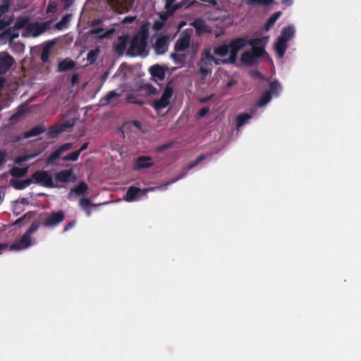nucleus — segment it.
I'll return each mask as SVG.
<instances>
[{"instance_id":"f257e3e1","label":"nucleus","mask_w":361,"mask_h":361,"mask_svg":"<svg viewBox=\"0 0 361 361\" xmlns=\"http://www.w3.org/2000/svg\"><path fill=\"white\" fill-rule=\"evenodd\" d=\"M247 44V39L238 38L232 40L228 44H224L214 49V53L219 56H228L227 59H220L221 64L235 63L238 54L243 50Z\"/></svg>"},{"instance_id":"f03ea898","label":"nucleus","mask_w":361,"mask_h":361,"mask_svg":"<svg viewBox=\"0 0 361 361\" xmlns=\"http://www.w3.org/2000/svg\"><path fill=\"white\" fill-rule=\"evenodd\" d=\"M268 39L267 38L264 39H247V44L245 48L249 47L250 49L243 51L240 56V62L245 66L255 64L257 59L264 53L262 44L266 43Z\"/></svg>"},{"instance_id":"7ed1b4c3","label":"nucleus","mask_w":361,"mask_h":361,"mask_svg":"<svg viewBox=\"0 0 361 361\" xmlns=\"http://www.w3.org/2000/svg\"><path fill=\"white\" fill-rule=\"evenodd\" d=\"M146 35L139 33L136 35L130 42L127 50V55L130 56L145 57L147 55Z\"/></svg>"},{"instance_id":"20e7f679","label":"nucleus","mask_w":361,"mask_h":361,"mask_svg":"<svg viewBox=\"0 0 361 361\" xmlns=\"http://www.w3.org/2000/svg\"><path fill=\"white\" fill-rule=\"evenodd\" d=\"M213 63L220 65L221 61L212 54L210 49H205L198 63L200 73L204 76L210 75L213 68Z\"/></svg>"},{"instance_id":"39448f33","label":"nucleus","mask_w":361,"mask_h":361,"mask_svg":"<svg viewBox=\"0 0 361 361\" xmlns=\"http://www.w3.org/2000/svg\"><path fill=\"white\" fill-rule=\"evenodd\" d=\"M294 34L295 28L292 25H289L283 29L275 44L276 51L280 58L283 56L287 48V42L293 38Z\"/></svg>"},{"instance_id":"423d86ee","label":"nucleus","mask_w":361,"mask_h":361,"mask_svg":"<svg viewBox=\"0 0 361 361\" xmlns=\"http://www.w3.org/2000/svg\"><path fill=\"white\" fill-rule=\"evenodd\" d=\"M190 35L187 33L183 32L180 35L175 44V53L171 54L175 61H182L184 54H181V52L185 51L188 49L190 44Z\"/></svg>"},{"instance_id":"0eeeda50","label":"nucleus","mask_w":361,"mask_h":361,"mask_svg":"<svg viewBox=\"0 0 361 361\" xmlns=\"http://www.w3.org/2000/svg\"><path fill=\"white\" fill-rule=\"evenodd\" d=\"M49 28L47 23H36L26 26L22 35L26 37H35L44 33Z\"/></svg>"},{"instance_id":"6e6552de","label":"nucleus","mask_w":361,"mask_h":361,"mask_svg":"<svg viewBox=\"0 0 361 361\" xmlns=\"http://www.w3.org/2000/svg\"><path fill=\"white\" fill-rule=\"evenodd\" d=\"M173 90L171 87L167 86L164 90L161 97L154 103V107L157 110L166 108L171 104Z\"/></svg>"},{"instance_id":"1a4fd4ad","label":"nucleus","mask_w":361,"mask_h":361,"mask_svg":"<svg viewBox=\"0 0 361 361\" xmlns=\"http://www.w3.org/2000/svg\"><path fill=\"white\" fill-rule=\"evenodd\" d=\"M32 183L46 187H54L51 176L44 171H37L32 175Z\"/></svg>"},{"instance_id":"9d476101","label":"nucleus","mask_w":361,"mask_h":361,"mask_svg":"<svg viewBox=\"0 0 361 361\" xmlns=\"http://www.w3.org/2000/svg\"><path fill=\"white\" fill-rule=\"evenodd\" d=\"M110 6L118 13L128 11L135 0H108Z\"/></svg>"},{"instance_id":"9b49d317","label":"nucleus","mask_w":361,"mask_h":361,"mask_svg":"<svg viewBox=\"0 0 361 361\" xmlns=\"http://www.w3.org/2000/svg\"><path fill=\"white\" fill-rule=\"evenodd\" d=\"M14 62L12 56L6 52L0 53V75L6 73Z\"/></svg>"},{"instance_id":"f8f14e48","label":"nucleus","mask_w":361,"mask_h":361,"mask_svg":"<svg viewBox=\"0 0 361 361\" xmlns=\"http://www.w3.org/2000/svg\"><path fill=\"white\" fill-rule=\"evenodd\" d=\"M30 243L31 237L25 233L19 241L16 242L10 247V249L11 250H22L28 247Z\"/></svg>"},{"instance_id":"ddd939ff","label":"nucleus","mask_w":361,"mask_h":361,"mask_svg":"<svg viewBox=\"0 0 361 361\" xmlns=\"http://www.w3.org/2000/svg\"><path fill=\"white\" fill-rule=\"evenodd\" d=\"M63 214L61 212L51 214L44 221V226H55L63 220Z\"/></svg>"},{"instance_id":"4468645a","label":"nucleus","mask_w":361,"mask_h":361,"mask_svg":"<svg viewBox=\"0 0 361 361\" xmlns=\"http://www.w3.org/2000/svg\"><path fill=\"white\" fill-rule=\"evenodd\" d=\"M128 47H129L128 37H120L115 44V51L118 54L123 55L124 53L127 54Z\"/></svg>"},{"instance_id":"2eb2a0df","label":"nucleus","mask_w":361,"mask_h":361,"mask_svg":"<svg viewBox=\"0 0 361 361\" xmlns=\"http://www.w3.org/2000/svg\"><path fill=\"white\" fill-rule=\"evenodd\" d=\"M114 32L115 29L114 27L108 29L97 28L91 30L90 33L94 35L99 39H104L109 37Z\"/></svg>"},{"instance_id":"dca6fc26","label":"nucleus","mask_w":361,"mask_h":361,"mask_svg":"<svg viewBox=\"0 0 361 361\" xmlns=\"http://www.w3.org/2000/svg\"><path fill=\"white\" fill-rule=\"evenodd\" d=\"M54 178L58 182L66 183L73 180L72 170H64L54 175Z\"/></svg>"},{"instance_id":"f3484780","label":"nucleus","mask_w":361,"mask_h":361,"mask_svg":"<svg viewBox=\"0 0 361 361\" xmlns=\"http://www.w3.org/2000/svg\"><path fill=\"white\" fill-rule=\"evenodd\" d=\"M168 49L167 39L165 38H159L154 44V50L157 54H163Z\"/></svg>"},{"instance_id":"a211bd4d","label":"nucleus","mask_w":361,"mask_h":361,"mask_svg":"<svg viewBox=\"0 0 361 361\" xmlns=\"http://www.w3.org/2000/svg\"><path fill=\"white\" fill-rule=\"evenodd\" d=\"M141 189L135 187H130L128 191L126 192L124 200L126 202H131L135 200L136 197L139 195Z\"/></svg>"},{"instance_id":"6ab92c4d","label":"nucleus","mask_w":361,"mask_h":361,"mask_svg":"<svg viewBox=\"0 0 361 361\" xmlns=\"http://www.w3.org/2000/svg\"><path fill=\"white\" fill-rule=\"evenodd\" d=\"M152 159L149 157H141L136 161V169H146L152 166Z\"/></svg>"},{"instance_id":"aec40b11","label":"nucleus","mask_w":361,"mask_h":361,"mask_svg":"<svg viewBox=\"0 0 361 361\" xmlns=\"http://www.w3.org/2000/svg\"><path fill=\"white\" fill-rule=\"evenodd\" d=\"M119 96L120 94L114 91L110 92L107 95L101 99V105H106L114 103Z\"/></svg>"},{"instance_id":"412c9836","label":"nucleus","mask_w":361,"mask_h":361,"mask_svg":"<svg viewBox=\"0 0 361 361\" xmlns=\"http://www.w3.org/2000/svg\"><path fill=\"white\" fill-rule=\"evenodd\" d=\"M32 183V179H25L23 180H11V185L16 189L22 190L28 187Z\"/></svg>"},{"instance_id":"4be33fe9","label":"nucleus","mask_w":361,"mask_h":361,"mask_svg":"<svg viewBox=\"0 0 361 361\" xmlns=\"http://www.w3.org/2000/svg\"><path fill=\"white\" fill-rule=\"evenodd\" d=\"M150 73L152 76L156 77L161 80L165 77L164 70L159 65L152 66L150 68Z\"/></svg>"},{"instance_id":"5701e85b","label":"nucleus","mask_w":361,"mask_h":361,"mask_svg":"<svg viewBox=\"0 0 361 361\" xmlns=\"http://www.w3.org/2000/svg\"><path fill=\"white\" fill-rule=\"evenodd\" d=\"M75 66V63L68 59H66L62 61H60L58 66L59 71H66L73 68Z\"/></svg>"},{"instance_id":"b1692460","label":"nucleus","mask_w":361,"mask_h":361,"mask_svg":"<svg viewBox=\"0 0 361 361\" xmlns=\"http://www.w3.org/2000/svg\"><path fill=\"white\" fill-rule=\"evenodd\" d=\"M54 44L53 42H48L46 44H44L43 47V49L41 54V59L44 62H47L49 59V50L52 47Z\"/></svg>"},{"instance_id":"393cba45","label":"nucleus","mask_w":361,"mask_h":361,"mask_svg":"<svg viewBox=\"0 0 361 361\" xmlns=\"http://www.w3.org/2000/svg\"><path fill=\"white\" fill-rule=\"evenodd\" d=\"M72 15L67 14L64 16L61 20L56 24V28L58 30H63L66 27V25L69 23L71 20Z\"/></svg>"},{"instance_id":"a878e982","label":"nucleus","mask_w":361,"mask_h":361,"mask_svg":"<svg viewBox=\"0 0 361 361\" xmlns=\"http://www.w3.org/2000/svg\"><path fill=\"white\" fill-rule=\"evenodd\" d=\"M140 128V123L137 121H134L132 123H126L123 126V133H127L128 130L133 131L134 129H139Z\"/></svg>"},{"instance_id":"bb28decb","label":"nucleus","mask_w":361,"mask_h":361,"mask_svg":"<svg viewBox=\"0 0 361 361\" xmlns=\"http://www.w3.org/2000/svg\"><path fill=\"white\" fill-rule=\"evenodd\" d=\"M281 12H276L274 13L268 20L266 25L265 29L267 30H269V28L274 24V23L276 21V20L280 17Z\"/></svg>"},{"instance_id":"cd10ccee","label":"nucleus","mask_w":361,"mask_h":361,"mask_svg":"<svg viewBox=\"0 0 361 361\" xmlns=\"http://www.w3.org/2000/svg\"><path fill=\"white\" fill-rule=\"evenodd\" d=\"M250 118L251 116L247 114L239 115L237 118L238 128L243 126Z\"/></svg>"},{"instance_id":"c85d7f7f","label":"nucleus","mask_w":361,"mask_h":361,"mask_svg":"<svg viewBox=\"0 0 361 361\" xmlns=\"http://www.w3.org/2000/svg\"><path fill=\"white\" fill-rule=\"evenodd\" d=\"M271 99V94L269 91L265 92L258 101V105L263 106Z\"/></svg>"},{"instance_id":"c756f323","label":"nucleus","mask_w":361,"mask_h":361,"mask_svg":"<svg viewBox=\"0 0 361 361\" xmlns=\"http://www.w3.org/2000/svg\"><path fill=\"white\" fill-rule=\"evenodd\" d=\"M74 125V122L73 121H68L63 124L59 126L56 128V131L57 133L63 132L68 130L69 128H72V126Z\"/></svg>"},{"instance_id":"7c9ffc66","label":"nucleus","mask_w":361,"mask_h":361,"mask_svg":"<svg viewBox=\"0 0 361 361\" xmlns=\"http://www.w3.org/2000/svg\"><path fill=\"white\" fill-rule=\"evenodd\" d=\"M9 8V0H3L1 4L0 5V18H1L4 14H6L8 11Z\"/></svg>"},{"instance_id":"2f4dec72","label":"nucleus","mask_w":361,"mask_h":361,"mask_svg":"<svg viewBox=\"0 0 361 361\" xmlns=\"http://www.w3.org/2000/svg\"><path fill=\"white\" fill-rule=\"evenodd\" d=\"M270 90L274 94L278 95L279 93L281 91V86L277 81L271 82L269 84Z\"/></svg>"},{"instance_id":"473e14b6","label":"nucleus","mask_w":361,"mask_h":361,"mask_svg":"<svg viewBox=\"0 0 361 361\" xmlns=\"http://www.w3.org/2000/svg\"><path fill=\"white\" fill-rule=\"evenodd\" d=\"M27 172V169L13 168L11 171V174L15 177H21L25 176Z\"/></svg>"},{"instance_id":"72a5a7b5","label":"nucleus","mask_w":361,"mask_h":361,"mask_svg":"<svg viewBox=\"0 0 361 361\" xmlns=\"http://www.w3.org/2000/svg\"><path fill=\"white\" fill-rule=\"evenodd\" d=\"M166 1V8L169 10H175L179 7V1L180 0H165Z\"/></svg>"},{"instance_id":"f704fd0d","label":"nucleus","mask_w":361,"mask_h":361,"mask_svg":"<svg viewBox=\"0 0 361 361\" xmlns=\"http://www.w3.org/2000/svg\"><path fill=\"white\" fill-rule=\"evenodd\" d=\"M37 154H31L29 155H25V156L18 157L16 160V163L20 164H21L24 161H26L30 159H33V158L36 157L37 156Z\"/></svg>"},{"instance_id":"c9c22d12","label":"nucleus","mask_w":361,"mask_h":361,"mask_svg":"<svg viewBox=\"0 0 361 361\" xmlns=\"http://www.w3.org/2000/svg\"><path fill=\"white\" fill-rule=\"evenodd\" d=\"M80 156V152L75 151L63 157V161H76Z\"/></svg>"},{"instance_id":"e433bc0d","label":"nucleus","mask_w":361,"mask_h":361,"mask_svg":"<svg viewBox=\"0 0 361 361\" xmlns=\"http://www.w3.org/2000/svg\"><path fill=\"white\" fill-rule=\"evenodd\" d=\"M97 55H98V51L97 50H91L88 54H87V61L90 62V63H93L97 57Z\"/></svg>"},{"instance_id":"4c0bfd02","label":"nucleus","mask_w":361,"mask_h":361,"mask_svg":"<svg viewBox=\"0 0 361 361\" xmlns=\"http://www.w3.org/2000/svg\"><path fill=\"white\" fill-rule=\"evenodd\" d=\"M42 132L41 128L36 127L32 129L31 130L27 132L25 135V137H29L32 136H35L39 135Z\"/></svg>"},{"instance_id":"58836bf2","label":"nucleus","mask_w":361,"mask_h":361,"mask_svg":"<svg viewBox=\"0 0 361 361\" xmlns=\"http://www.w3.org/2000/svg\"><path fill=\"white\" fill-rule=\"evenodd\" d=\"M79 205L83 210H87L91 205L90 201L86 198H82L80 200Z\"/></svg>"},{"instance_id":"ea45409f","label":"nucleus","mask_w":361,"mask_h":361,"mask_svg":"<svg viewBox=\"0 0 361 361\" xmlns=\"http://www.w3.org/2000/svg\"><path fill=\"white\" fill-rule=\"evenodd\" d=\"M27 22V20L25 18L18 19L17 21L15 23L14 27L16 29H21V28H23V27H25L26 25Z\"/></svg>"},{"instance_id":"a19ab883","label":"nucleus","mask_w":361,"mask_h":361,"mask_svg":"<svg viewBox=\"0 0 361 361\" xmlns=\"http://www.w3.org/2000/svg\"><path fill=\"white\" fill-rule=\"evenodd\" d=\"M144 90L148 94H155L157 92V90L150 85H145L144 86Z\"/></svg>"},{"instance_id":"79ce46f5","label":"nucleus","mask_w":361,"mask_h":361,"mask_svg":"<svg viewBox=\"0 0 361 361\" xmlns=\"http://www.w3.org/2000/svg\"><path fill=\"white\" fill-rule=\"evenodd\" d=\"M87 185L84 183H81L77 188H75V192L77 194H82L87 190Z\"/></svg>"},{"instance_id":"37998d69","label":"nucleus","mask_w":361,"mask_h":361,"mask_svg":"<svg viewBox=\"0 0 361 361\" xmlns=\"http://www.w3.org/2000/svg\"><path fill=\"white\" fill-rule=\"evenodd\" d=\"M205 157L204 155L200 156L192 164H190L187 167V171L192 169L195 166H197L200 161L204 159Z\"/></svg>"},{"instance_id":"c03bdc74","label":"nucleus","mask_w":361,"mask_h":361,"mask_svg":"<svg viewBox=\"0 0 361 361\" xmlns=\"http://www.w3.org/2000/svg\"><path fill=\"white\" fill-rule=\"evenodd\" d=\"M61 154L60 150L58 149L54 152H53L48 158V161L51 162L54 160L56 159Z\"/></svg>"},{"instance_id":"a18cd8bd","label":"nucleus","mask_w":361,"mask_h":361,"mask_svg":"<svg viewBox=\"0 0 361 361\" xmlns=\"http://www.w3.org/2000/svg\"><path fill=\"white\" fill-rule=\"evenodd\" d=\"M73 148V145L70 142L66 143L63 145L61 147L59 148L61 153L63 154L64 152L70 150Z\"/></svg>"},{"instance_id":"49530a36","label":"nucleus","mask_w":361,"mask_h":361,"mask_svg":"<svg viewBox=\"0 0 361 361\" xmlns=\"http://www.w3.org/2000/svg\"><path fill=\"white\" fill-rule=\"evenodd\" d=\"M250 3L252 4H270L273 2V0H247Z\"/></svg>"},{"instance_id":"de8ad7c7","label":"nucleus","mask_w":361,"mask_h":361,"mask_svg":"<svg viewBox=\"0 0 361 361\" xmlns=\"http://www.w3.org/2000/svg\"><path fill=\"white\" fill-rule=\"evenodd\" d=\"M37 229L38 226L33 224L25 233L28 234L29 236H30L31 234L36 231Z\"/></svg>"},{"instance_id":"09e8293b","label":"nucleus","mask_w":361,"mask_h":361,"mask_svg":"<svg viewBox=\"0 0 361 361\" xmlns=\"http://www.w3.org/2000/svg\"><path fill=\"white\" fill-rule=\"evenodd\" d=\"M56 4L54 2H51L47 7V13L54 12L56 10Z\"/></svg>"},{"instance_id":"8fccbe9b","label":"nucleus","mask_w":361,"mask_h":361,"mask_svg":"<svg viewBox=\"0 0 361 361\" xmlns=\"http://www.w3.org/2000/svg\"><path fill=\"white\" fill-rule=\"evenodd\" d=\"M171 147L170 143L162 145L157 148V151L158 152H162L166 150V149L169 148Z\"/></svg>"},{"instance_id":"3c124183","label":"nucleus","mask_w":361,"mask_h":361,"mask_svg":"<svg viewBox=\"0 0 361 361\" xmlns=\"http://www.w3.org/2000/svg\"><path fill=\"white\" fill-rule=\"evenodd\" d=\"M194 26L197 27L198 30H202L203 27V23L200 20L195 21L194 23Z\"/></svg>"},{"instance_id":"603ef678","label":"nucleus","mask_w":361,"mask_h":361,"mask_svg":"<svg viewBox=\"0 0 361 361\" xmlns=\"http://www.w3.org/2000/svg\"><path fill=\"white\" fill-rule=\"evenodd\" d=\"M237 83V80L232 78L230 79V80L228 82L227 85H226V87H233V85H235V84Z\"/></svg>"},{"instance_id":"864d4df0","label":"nucleus","mask_w":361,"mask_h":361,"mask_svg":"<svg viewBox=\"0 0 361 361\" xmlns=\"http://www.w3.org/2000/svg\"><path fill=\"white\" fill-rule=\"evenodd\" d=\"M209 111V109L207 108H203L200 110L199 113L200 117H203L204 115H206Z\"/></svg>"},{"instance_id":"5fc2aeb1","label":"nucleus","mask_w":361,"mask_h":361,"mask_svg":"<svg viewBox=\"0 0 361 361\" xmlns=\"http://www.w3.org/2000/svg\"><path fill=\"white\" fill-rule=\"evenodd\" d=\"M63 2L65 3V8H68L69 6H71V4H73V2L75 1V0H62Z\"/></svg>"},{"instance_id":"6e6d98bb","label":"nucleus","mask_w":361,"mask_h":361,"mask_svg":"<svg viewBox=\"0 0 361 361\" xmlns=\"http://www.w3.org/2000/svg\"><path fill=\"white\" fill-rule=\"evenodd\" d=\"M135 17H126L123 20V23H131L135 20Z\"/></svg>"},{"instance_id":"4d7b16f0","label":"nucleus","mask_w":361,"mask_h":361,"mask_svg":"<svg viewBox=\"0 0 361 361\" xmlns=\"http://www.w3.org/2000/svg\"><path fill=\"white\" fill-rule=\"evenodd\" d=\"M5 161V153L0 152V166Z\"/></svg>"},{"instance_id":"13d9d810","label":"nucleus","mask_w":361,"mask_h":361,"mask_svg":"<svg viewBox=\"0 0 361 361\" xmlns=\"http://www.w3.org/2000/svg\"><path fill=\"white\" fill-rule=\"evenodd\" d=\"M162 27V23L159 22H156L154 24V28L156 30H160Z\"/></svg>"},{"instance_id":"bf43d9fd","label":"nucleus","mask_w":361,"mask_h":361,"mask_svg":"<svg viewBox=\"0 0 361 361\" xmlns=\"http://www.w3.org/2000/svg\"><path fill=\"white\" fill-rule=\"evenodd\" d=\"M293 0H281V2L283 4L288 6H290L293 4Z\"/></svg>"},{"instance_id":"052dcab7","label":"nucleus","mask_w":361,"mask_h":361,"mask_svg":"<svg viewBox=\"0 0 361 361\" xmlns=\"http://www.w3.org/2000/svg\"><path fill=\"white\" fill-rule=\"evenodd\" d=\"M156 188H149L144 190H141L140 192L142 194H146L147 192L153 191Z\"/></svg>"},{"instance_id":"680f3d73","label":"nucleus","mask_w":361,"mask_h":361,"mask_svg":"<svg viewBox=\"0 0 361 361\" xmlns=\"http://www.w3.org/2000/svg\"><path fill=\"white\" fill-rule=\"evenodd\" d=\"M18 35H19L18 33H14L11 35V40H10V44H11L13 42V41L16 38L18 37Z\"/></svg>"},{"instance_id":"e2e57ef3","label":"nucleus","mask_w":361,"mask_h":361,"mask_svg":"<svg viewBox=\"0 0 361 361\" xmlns=\"http://www.w3.org/2000/svg\"><path fill=\"white\" fill-rule=\"evenodd\" d=\"M74 224H75V221H72V222H71V223L68 224L66 226V227H65V228H64V231H67V230H68L69 228H72V227L74 226Z\"/></svg>"},{"instance_id":"0e129e2a","label":"nucleus","mask_w":361,"mask_h":361,"mask_svg":"<svg viewBox=\"0 0 361 361\" xmlns=\"http://www.w3.org/2000/svg\"><path fill=\"white\" fill-rule=\"evenodd\" d=\"M87 146H88L87 143L83 144L82 145V147H80V149L79 150H78V152H80V154L82 151H84L85 149H87Z\"/></svg>"},{"instance_id":"69168bd1","label":"nucleus","mask_w":361,"mask_h":361,"mask_svg":"<svg viewBox=\"0 0 361 361\" xmlns=\"http://www.w3.org/2000/svg\"><path fill=\"white\" fill-rule=\"evenodd\" d=\"M71 82L73 84H75L78 82V75H73L71 78Z\"/></svg>"},{"instance_id":"338daca9","label":"nucleus","mask_w":361,"mask_h":361,"mask_svg":"<svg viewBox=\"0 0 361 361\" xmlns=\"http://www.w3.org/2000/svg\"><path fill=\"white\" fill-rule=\"evenodd\" d=\"M6 247V245L4 244H0V254H1L2 251Z\"/></svg>"},{"instance_id":"774afa93","label":"nucleus","mask_w":361,"mask_h":361,"mask_svg":"<svg viewBox=\"0 0 361 361\" xmlns=\"http://www.w3.org/2000/svg\"><path fill=\"white\" fill-rule=\"evenodd\" d=\"M86 212L87 216H90L91 215V211L88 209L87 210H85Z\"/></svg>"}]
</instances>
